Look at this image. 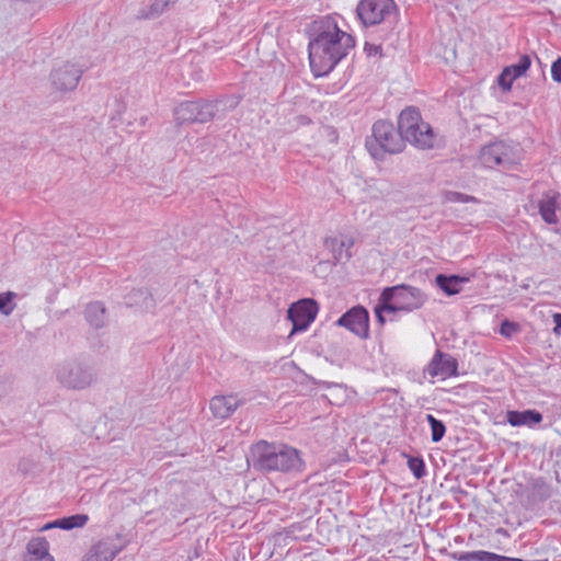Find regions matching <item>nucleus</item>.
Instances as JSON below:
<instances>
[{"instance_id":"obj_1","label":"nucleus","mask_w":561,"mask_h":561,"mask_svg":"<svg viewBox=\"0 0 561 561\" xmlns=\"http://www.w3.org/2000/svg\"><path fill=\"white\" fill-rule=\"evenodd\" d=\"M309 33V61L314 77L329 75L355 46L354 38L342 31L330 15L314 20Z\"/></svg>"},{"instance_id":"obj_2","label":"nucleus","mask_w":561,"mask_h":561,"mask_svg":"<svg viewBox=\"0 0 561 561\" xmlns=\"http://www.w3.org/2000/svg\"><path fill=\"white\" fill-rule=\"evenodd\" d=\"M250 453L253 468L264 473H291L304 468L299 450L285 444L260 440L251 447Z\"/></svg>"},{"instance_id":"obj_3","label":"nucleus","mask_w":561,"mask_h":561,"mask_svg":"<svg viewBox=\"0 0 561 561\" xmlns=\"http://www.w3.org/2000/svg\"><path fill=\"white\" fill-rule=\"evenodd\" d=\"M398 128L405 142L419 149H431L435 145L436 135L432 126L424 122L420 110L414 106L404 108L398 117Z\"/></svg>"},{"instance_id":"obj_4","label":"nucleus","mask_w":561,"mask_h":561,"mask_svg":"<svg viewBox=\"0 0 561 561\" xmlns=\"http://www.w3.org/2000/svg\"><path fill=\"white\" fill-rule=\"evenodd\" d=\"M371 131L373 136L367 138L366 148L375 159L381 160L385 153H399L405 148L399 128L396 129L388 121H377Z\"/></svg>"},{"instance_id":"obj_5","label":"nucleus","mask_w":561,"mask_h":561,"mask_svg":"<svg viewBox=\"0 0 561 561\" xmlns=\"http://www.w3.org/2000/svg\"><path fill=\"white\" fill-rule=\"evenodd\" d=\"M397 11L394 0H360L356 7V14L365 27L396 18Z\"/></svg>"},{"instance_id":"obj_6","label":"nucleus","mask_w":561,"mask_h":561,"mask_svg":"<svg viewBox=\"0 0 561 561\" xmlns=\"http://www.w3.org/2000/svg\"><path fill=\"white\" fill-rule=\"evenodd\" d=\"M56 376L64 387L75 390L85 389L95 380L94 369L76 360L59 365Z\"/></svg>"},{"instance_id":"obj_7","label":"nucleus","mask_w":561,"mask_h":561,"mask_svg":"<svg viewBox=\"0 0 561 561\" xmlns=\"http://www.w3.org/2000/svg\"><path fill=\"white\" fill-rule=\"evenodd\" d=\"M382 297L385 300L398 301L404 312L422 308L427 300V296L420 288L407 284L383 288Z\"/></svg>"},{"instance_id":"obj_8","label":"nucleus","mask_w":561,"mask_h":561,"mask_svg":"<svg viewBox=\"0 0 561 561\" xmlns=\"http://www.w3.org/2000/svg\"><path fill=\"white\" fill-rule=\"evenodd\" d=\"M479 161L485 168L510 169L516 163L513 148L504 141H494L481 148Z\"/></svg>"},{"instance_id":"obj_9","label":"nucleus","mask_w":561,"mask_h":561,"mask_svg":"<svg viewBox=\"0 0 561 561\" xmlns=\"http://www.w3.org/2000/svg\"><path fill=\"white\" fill-rule=\"evenodd\" d=\"M318 310L317 301L311 298L300 299L291 304L287 311V317L293 323L289 336L306 331L314 321Z\"/></svg>"},{"instance_id":"obj_10","label":"nucleus","mask_w":561,"mask_h":561,"mask_svg":"<svg viewBox=\"0 0 561 561\" xmlns=\"http://www.w3.org/2000/svg\"><path fill=\"white\" fill-rule=\"evenodd\" d=\"M84 68L76 62L66 61L53 68L49 75L50 83L57 91H73L82 75Z\"/></svg>"},{"instance_id":"obj_11","label":"nucleus","mask_w":561,"mask_h":561,"mask_svg":"<svg viewBox=\"0 0 561 561\" xmlns=\"http://www.w3.org/2000/svg\"><path fill=\"white\" fill-rule=\"evenodd\" d=\"M336 325L343 327L362 340L369 337V312L360 305L352 307L336 321Z\"/></svg>"},{"instance_id":"obj_12","label":"nucleus","mask_w":561,"mask_h":561,"mask_svg":"<svg viewBox=\"0 0 561 561\" xmlns=\"http://www.w3.org/2000/svg\"><path fill=\"white\" fill-rule=\"evenodd\" d=\"M424 371L431 377L446 379L458 375V362L450 354L437 350Z\"/></svg>"},{"instance_id":"obj_13","label":"nucleus","mask_w":561,"mask_h":561,"mask_svg":"<svg viewBox=\"0 0 561 561\" xmlns=\"http://www.w3.org/2000/svg\"><path fill=\"white\" fill-rule=\"evenodd\" d=\"M122 547L111 537L95 542L87 552L82 561H112L121 552Z\"/></svg>"},{"instance_id":"obj_14","label":"nucleus","mask_w":561,"mask_h":561,"mask_svg":"<svg viewBox=\"0 0 561 561\" xmlns=\"http://www.w3.org/2000/svg\"><path fill=\"white\" fill-rule=\"evenodd\" d=\"M241 404L243 401L236 396H216L210 400L209 409L215 417L227 419Z\"/></svg>"},{"instance_id":"obj_15","label":"nucleus","mask_w":561,"mask_h":561,"mask_svg":"<svg viewBox=\"0 0 561 561\" xmlns=\"http://www.w3.org/2000/svg\"><path fill=\"white\" fill-rule=\"evenodd\" d=\"M542 419V414L537 410H508L506 412V422L513 427H535Z\"/></svg>"},{"instance_id":"obj_16","label":"nucleus","mask_w":561,"mask_h":561,"mask_svg":"<svg viewBox=\"0 0 561 561\" xmlns=\"http://www.w3.org/2000/svg\"><path fill=\"white\" fill-rule=\"evenodd\" d=\"M354 245L352 237L339 240L336 237H327L324 247L332 252L333 262L337 264L342 261H348L352 257L350 249Z\"/></svg>"},{"instance_id":"obj_17","label":"nucleus","mask_w":561,"mask_h":561,"mask_svg":"<svg viewBox=\"0 0 561 561\" xmlns=\"http://www.w3.org/2000/svg\"><path fill=\"white\" fill-rule=\"evenodd\" d=\"M27 554L24 561H54L49 554V543L44 537L33 538L26 546Z\"/></svg>"},{"instance_id":"obj_18","label":"nucleus","mask_w":561,"mask_h":561,"mask_svg":"<svg viewBox=\"0 0 561 561\" xmlns=\"http://www.w3.org/2000/svg\"><path fill=\"white\" fill-rule=\"evenodd\" d=\"M469 282L468 277L459 275L438 274L435 277L436 286L447 296H454L461 291L462 285Z\"/></svg>"},{"instance_id":"obj_19","label":"nucleus","mask_w":561,"mask_h":561,"mask_svg":"<svg viewBox=\"0 0 561 561\" xmlns=\"http://www.w3.org/2000/svg\"><path fill=\"white\" fill-rule=\"evenodd\" d=\"M558 194L548 192L546 193L542 198L538 202V210L547 224H557L558 222V216H557V209H558Z\"/></svg>"},{"instance_id":"obj_20","label":"nucleus","mask_w":561,"mask_h":561,"mask_svg":"<svg viewBox=\"0 0 561 561\" xmlns=\"http://www.w3.org/2000/svg\"><path fill=\"white\" fill-rule=\"evenodd\" d=\"M84 316L87 321L95 329H101L106 323V309L100 301H94L85 307Z\"/></svg>"},{"instance_id":"obj_21","label":"nucleus","mask_w":561,"mask_h":561,"mask_svg":"<svg viewBox=\"0 0 561 561\" xmlns=\"http://www.w3.org/2000/svg\"><path fill=\"white\" fill-rule=\"evenodd\" d=\"M196 115H197L196 101L182 102L174 110V119L179 125L195 123L194 116H196Z\"/></svg>"},{"instance_id":"obj_22","label":"nucleus","mask_w":561,"mask_h":561,"mask_svg":"<svg viewBox=\"0 0 561 561\" xmlns=\"http://www.w3.org/2000/svg\"><path fill=\"white\" fill-rule=\"evenodd\" d=\"M127 299L129 305L140 306L145 310H151L156 306L151 293L146 287L131 290Z\"/></svg>"},{"instance_id":"obj_23","label":"nucleus","mask_w":561,"mask_h":561,"mask_svg":"<svg viewBox=\"0 0 561 561\" xmlns=\"http://www.w3.org/2000/svg\"><path fill=\"white\" fill-rule=\"evenodd\" d=\"M197 115L195 123H207L211 121L218 111V101H196Z\"/></svg>"},{"instance_id":"obj_24","label":"nucleus","mask_w":561,"mask_h":561,"mask_svg":"<svg viewBox=\"0 0 561 561\" xmlns=\"http://www.w3.org/2000/svg\"><path fill=\"white\" fill-rule=\"evenodd\" d=\"M89 520V516L85 514H76L66 516L62 518L57 519L58 528L65 529V530H71L73 528H80L83 527Z\"/></svg>"},{"instance_id":"obj_25","label":"nucleus","mask_w":561,"mask_h":561,"mask_svg":"<svg viewBox=\"0 0 561 561\" xmlns=\"http://www.w3.org/2000/svg\"><path fill=\"white\" fill-rule=\"evenodd\" d=\"M426 421L428 422L430 424V427H431V439L433 443H438L443 439V437L445 436V433H446V426L445 424L436 419L434 415L432 414H427L426 415Z\"/></svg>"},{"instance_id":"obj_26","label":"nucleus","mask_w":561,"mask_h":561,"mask_svg":"<svg viewBox=\"0 0 561 561\" xmlns=\"http://www.w3.org/2000/svg\"><path fill=\"white\" fill-rule=\"evenodd\" d=\"M531 65L530 56L525 54L519 57V60L517 64L511 65L505 67V69H508L511 77L516 80L519 77L524 76L526 71L529 69Z\"/></svg>"},{"instance_id":"obj_27","label":"nucleus","mask_w":561,"mask_h":561,"mask_svg":"<svg viewBox=\"0 0 561 561\" xmlns=\"http://www.w3.org/2000/svg\"><path fill=\"white\" fill-rule=\"evenodd\" d=\"M443 199L447 203H479L477 197L455 191L444 192Z\"/></svg>"},{"instance_id":"obj_28","label":"nucleus","mask_w":561,"mask_h":561,"mask_svg":"<svg viewBox=\"0 0 561 561\" xmlns=\"http://www.w3.org/2000/svg\"><path fill=\"white\" fill-rule=\"evenodd\" d=\"M408 467L416 479H421L426 474L425 462L421 457H409Z\"/></svg>"},{"instance_id":"obj_29","label":"nucleus","mask_w":561,"mask_h":561,"mask_svg":"<svg viewBox=\"0 0 561 561\" xmlns=\"http://www.w3.org/2000/svg\"><path fill=\"white\" fill-rule=\"evenodd\" d=\"M171 0H153L149 7V11L141 14L145 19H153L159 16L168 7Z\"/></svg>"},{"instance_id":"obj_30","label":"nucleus","mask_w":561,"mask_h":561,"mask_svg":"<svg viewBox=\"0 0 561 561\" xmlns=\"http://www.w3.org/2000/svg\"><path fill=\"white\" fill-rule=\"evenodd\" d=\"M15 294L12 291H8L4 294H0V312L4 316H9L12 313L14 309V305L11 304Z\"/></svg>"},{"instance_id":"obj_31","label":"nucleus","mask_w":561,"mask_h":561,"mask_svg":"<svg viewBox=\"0 0 561 561\" xmlns=\"http://www.w3.org/2000/svg\"><path fill=\"white\" fill-rule=\"evenodd\" d=\"M519 331V324L505 319L502 321L500 327V334L505 337H511L513 334Z\"/></svg>"},{"instance_id":"obj_32","label":"nucleus","mask_w":561,"mask_h":561,"mask_svg":"<svg viewBox=\"0 0 561 561\" xmlns=\"http://www.w3.org/2000/svg\"><path fill=\"white\" fill-rule=\"evenodd\" d=\"M508 69H503L497 77V83L503 91H510L512 89L514 79L511 77Z\"/></svg>"},{"instance_id":"obj_33","label":"nucleus","mask_w":561,"mask_h":561,"mask_svg":"<svg viewBox=\"0 0 561 561\" xmlns=\"http://www.w3.org/2000/svg\"><path fill=\"white\" fill-rule=\"evenodd\" d=\"M379 306L381 307V309L383 311H386L388 313H394V312H398V311H402L398 301H396V300H385L383 297H382V293L380 294Z\"/></svg>"},{"instance_id":"obj_34","label":"nucleus","mask_w":561,"mask_h":561,"mask_svg":"<svg viewBox=\"0 0 561 561\" xmlns=\"http://www.w3.org/2000/svg\"><path fill=\"white\" fill-rule=\"evenodd\" d=\"M551 78L554 82L561 83V56L551 65Z\"/></svg>"},{"instance_id":"obj_35","label":"nucleus","mask_w":561,"mask_h":561,"mask_svg":"<svg viewBox=\"0 0 561 561\" xmlns=\"http://www.w3.org/2000/svg\"><path fill=\"white\" fill-rule=\"evenodd\" d=\"M449 556L457 561H474L473 551H455Z\"/></svg>"},{"instance_id":"obj_36","label":"nucleus","mask_w":561,"mask_h":561,"mask_svg":"<svg viewBox=\"0 0 561 561\" xmlns=\"http://www.w3.org/2000/svg\"><path fill=\"white\" fill-rule=\"evenodd\" d=\"M474 561H493L494 552L478 550L473 551Z\"/></svg>"},{"instance_id":"obj_37","label":"nucleus","mask_w":561,"mask_h":561,"mask_svg":"<svg viewBox=\"0 0 561 561\" xmlns=\"http://www.w3.org/2000/svg\"><path fill=\"white\" fill-rule=\"evenodd\" d=\"M364 50L368 56H375L381 51V46L366 42L365 46H364Z\"/></svg>"},{"instance_id":"obj_38","label":"nucleus","mask_w":561,"mask_h":561,"mask_svg":"<svg viewBox=\"0 0 561 561\" xmlns=\"http://www.w3.org/2000/svg\"><path fill=\"white\" fill-rule=\"evenodd\" d=\"M383 312L385 311L381 309V307L379 305H377L375 308V313H376L377 321L381 324H383L386 322V319L382 314Z\"/></svg>"},{"instance_id":"obj_39","label":"nucleus","mask_w":561,"mask_h":561,"mask_svg":"<svg viewBox=\"0 0 561 561\" xmlns=\"http://www.w3.org/2000/svg\"><path fill=\"white\" fill-rule=\"evenodd\" d=\"M493 561H524V560L519 559V558H512V557L500 556L497 553H494Z\"/></svg>"},{"instance_id":"obj_40","label":"nucleus","mask_w":561,"mask_h":561,"mask_svg":"<svg viewBox=\"0 0 561 561\" xmlns=\"http://www.w3.org/2000/svg\"><path fill=\"white\" fill-rule=\"evenodd\" d=\"M553 322L556 324L553 331L554 333H559V330H561V313L553 314Z\"/></svg>"},{"instance_id":"obj_41","label":"nucleus","mask_w":561,"mask_h":561,"mask_svg":"<svg viewBox=\"0 0 561 561\" xmlns=\"http://www.w3.org/2000/svg\"><path fill=\"white\" fill-rule=\"evenodd\" d=\"M56 524H57V519L51 523L46 524L42 529L46 530V529H50V528H58V525H56Z\"/></svg>"},{"instance_id":"obj_42","label":"nucleus","mask_w":561,"mask_h":561,"mask_svg":"<svg viewBox=\"0 0 561 561\" xmlns=\"http://www.w3.org/2000/svg\"><path fill=\"white\" fill-rule=\"evenodd\" d=\"M300 119L302 121V123L309 122V119L306 116H301Z\"/></svg>"},{"instance_id":"obj_43","label":"nucleus","mask_w":561,"mask_h":561,"mask_svg":"<svg viewBox=\"0 0 561 561\" xmlns=\"http://www.w3.org/2000/svg\"><path fill=\"white\" fill-rule=\"evenodd\" d=\"M457 542H461L462 541V538L461 537H456L455 539Z\"/></svg>"}]
</instances>
